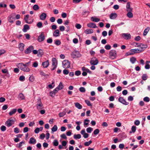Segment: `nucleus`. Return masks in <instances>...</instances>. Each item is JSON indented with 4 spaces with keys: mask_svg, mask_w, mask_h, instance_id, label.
<instances>
[{
    "mask_svg": "<svg viewBox=\"0 0 150 150\" xmlns=\"http://www.w3.org/2000/svg\"><path fill=\"white\" fill-rule=\"evenodd\" d=\"M105 48L107 50H109L111 48V46L109 45H106L105 47Z\"/></svg>",
    "mask_w": 150,
    "mask_h": 150,
    "instance_id": "nucleus-64",
    "label": "nucleus"
},
{
    "mask_svg": "<svg viewBox=\"0 0 150 150\" xmlns=\"http://www.w3.org/2000/svg\"><path fill=\"white\" fill-rule=\"evenodd\" d=\"M136 60V58L134 57H132L130 58V61L133 64L135 63Z\"/></svg>",
    "mask_w": 150,
    "mask_h": 150,
    "instance_id": "nucleus-39",
    "label": "nucleus"
},
{
    "mask_svg": "<svg viewBox=\"0 0 150 150\" xmlns=\"http://www.w3.org/2000/svg\"><path fill=\"white\" fill-rule=\"evenodd\" d=\"M52 38H49L47 41V42L48 43H51L52 42Z\"/></svg>",
    "mask_w": 150,
    "mask_h": 150,
    "instance_id": "nucleus-57",
    "label": "nucleus"
},
{
    "mask_svg": "<svg viewBox=\"0 0 150 150\" xmlns=\"http://www.w3.org/2000/svg\"><path fill=\"white\" fill-rule=\"evenodd\" d=\"M30 29V27L27 24H25L23 26V31L24 32H26L28 30H29Z\"/></svg>",
    "mask_w": 150,
    "mask_h": 150,
    "instance_id": "nucleus-18",
    "label": "nucleus"
},
{
    "mask_svg": "<svg viewBox=\"0 0 150 150\" xmlns=\"http://www.w3.org/2000/svg\"><path fill=\"white\" fill-rule=\"evenodd\" d=\"M15 122V120L13 119H8L5 122V125L8 127H9L11 126L12 124H14Z\"/></svg>",
    "mask_w": 150,
    "mask_h": 150,
    "instance_id": "nucleus-9",
    "label": "nucleus"
},
{
    "mask_svg": "<svg viewBox=\"0 0 150 150\" xmlns=\"http://www.w3.org/2000/svg\"><path fill=\"white\" fill-rule=\"evenodd\" d=\"M89 120L88 119H86L84 120V126L86 127L85 126L86 125H87L88 123V122H89Z\"/></svg>",
    "mask_w": 150,
    "mask_h": 150,
    "instance_id": "nucleus-56",
    "label": "nucleus"
},
{
    "mask_svg": "<svg viewBox=\"0 0 150 150\" xmlns=\"http://www.w3.org/2000/svg\"><path fill=\"white\" fill-rule=\"evenodd\" d=\"M1 131L4 132L6 130V127L4 125H2L0 128Z\"/></svg>",
    "mask_w": 150,
    "mask_h": 150,
    "instance_id": "nucleus-53",
    "label": "nucleus"
},
{
    "mask_svg": "<svg viewBox=\"0 0 150 150\" xmlns=\"http://www.w3.org/2000/svg\"><path fill=\"white\" fill-rule=\"evenodd\" d=\"M2 72L3 73L6 74V76L7 77H9V74L8 70L6 69H2Z\"/></svg>",
    "mask_w": 150,
    "mask_h": 150,
    "instance_id": "nucleus-23",
    "label": "nucleus"
},
{
    "mask_svg": "<svg viewBox=\"0 0 150 150\" xmlns=\"http://www.w3.org/2000/svg\"><path fill=\"white\" fill-rule=\"evenodd\" d=\"M91 20L93 21H94L96 22H97L100 21V19L97 18H94L93 17H92L91 18Z\"/></svg>",
    "mask_w": 150,
    "mask_h": 150,
    "instance_id": "nucleus-33",
    "label": "nucleus"
},
{
    "mask_svg": "<svg viewBox=\"0 0 150 150\" xmlns=\"http://www.w3.org/2000/svg\"><path fill=\"white\" fill-rule=\"evenodd\" d=\"M75 27L78 29H80L81 27V25L79 23H76Z\"/></svg>",
    "mask_w": 150,
    "mask_h": 150,
    "instance_id": "nucleus-62",
    "label": "nucleus"
},
{
    "mask_svg": "<svg viewBox=\"0 0 150 150\" xmlns=\"http://www.w3.org/2000/svg\"><path fill=\"white\" fill-rule=\"evenodd\" d=\"M39 7L38 5L35 4L34 5L33 7V9L35 11L39 9Z\"/></svg>",
    "mask_w": 150,
    "mask_h": 150,
    "instance_id": "nucleus-45",
    "label": "nucleus"
},
{
    "mask_svg": "<svg viewBox=\"0 0 150 150\" xmlns=\"http://www.w3.org/2000/svg\"><path fill=\"white\" fill-rule=\"evenodd\" d=\"M42 65L44 68H47L49 65V60L44 62L42 63Z\"/></svg>",
    "mask_w": 150,
    "mask_h": 150,
    "instance_id": "nucleus-20",
    "label": "nucleus"
},
{
    "mask_svg": "<svg viewBox=\"0 0 150 150\" xmlns=\"http://www.w3.org/2000/svg\"><path fill=\"white\" fill-rule=\"evenodd\" d=\"M59 30H55L53 33V36L55 37L59 36Z\"/></svg>",
    "mask_w": 150,
    "mask_h": 150,
    "instance_id": "nucleus-19",
    "label": "nucleus"
},
{
    "mask_svg": "<svg viewBox=\"0 0 150 150\" xmlns=\"http://www.w3.org/2000/svg\"><path fill=\"white\" fill-rule=\"evenodd\" d=\"M29 17V15H28V14L24 16V20L25 21V22L26 23L30 24L32 23L33 21H30V22L28 21V19Z\"/></svg>",
    "mask_w": 150,
    "mask_h": 150,
    "instance_id": "nucleus-21",
    "label": "nucleus"
},
{
    "mask_svg": "<svg viewBox=\"0 0 150 150\" xmlns=\"http://www.w3.org/2000/svg\"><path fill=\"white\" fill-rule=\"evenodd\" d=\"M66 113L65 112H60L59 114V116L61 117L64 116L66 114Z\"/></svg>",
    "mask_w": 150,
    "mask_h": 150,
    "instance_id": "nucleus-49",
    "label": "nucleus"
},
{
    "mask_svg": "<svg viewBox=\"0 0 150 150\" xmlns=\"http://www.w3.org/2000/svg\"><path fill=\"white\" fill-rule=\"evenodd\" d=\"M52 132H54L56 131L57 130V126L56 125H55L52 128Z\"/></svg>",
    "mask_w": 150,
    "mask_h": 150,
    "instance_id": "nucleus-37",
    "label": "nucleus"
},
{
    "mask_svg": "<svg viewBox=\"0 0 150 150\" xmlns=\"http://www.w3.org/2000/svg\"><path fill=\"white\" fill-rule=\"evenodd\" d=\"M7 7L6 4H3V3H0V7L1 8H6Z\"/></svg>",
    "mask_w": 150,
    "mask_h": 150,
    "instance_id": "nucleus-60",
    "label": "nucleus"
},
{
    "mask_svg": "<svg viewBox=\"0 0 150 150\" xmlns=\"http://www.w3.org/2000/svg\"><path fill=\"white\" fill-rule=\"evenodd\" d=\"M150 98L148 97H146L143 98V100L144 101L146 102H148L150 101Z\"/></svg>",
    "mask_w": 150,
    "mask_h": 150,
    "instance_id": "nucleus-46",
    "label": "nucleus"
},
{
    "mask_svg": "<svg viewBox=\"0 0 150 150\" xmlns=\"http://www.w3.org/2000/svg\"><path fill=\"white\" fill-rule=\"evenodd\" d=\"M47 16L46 14L45 13H43L40 16V18L41 20L43 21L46 19Z\"/></svg>",
    "mask_w": 150,
    "mask_h": 150,
    "instance_id": "nucleus-15",
    "label": "nucleus"
},
{
    "mask_svg": "<svg viewBox=\"0 0 150 150\" xmlns=\"http://www.w3.org/2000/svg\"><path fill=\"white\" fill-rule=\"evenodd\" d=\"M52 66H56L57 65V61L56 58H53L52 59Z\"/></svg>",
    "mask_w": 150,
    "mask_h": 150,
    "instance_id": "nucleus-26",
    "label": "nucleus"
},
{
    "mask_svg": "<svg viewBox=\"0 0 150 150\" xmlns=\"http://www.w3.org/2000/svg\"><path fill=\"white\" fill-rule=\"evenodd\" d=\"M36 142V141L35 139L33 137L30 138L29 143V144H35Z\"/></svg>",
    "mask_w": 150,
    "mask_h": 150,
    "instance_id": "nucleus-22",
    "label": "nucleus"
},
{
    "mask_svg": "<svg viewBox=\"0 0 150 150\" xmlns=\"http://www.w3.org/2000/svg\"><path fill=\"white\" fill-rule=\"evenodd\" d=\"M149 28L148 27L144 30L143 33V35L144 36H145L147 35V33L149 30Z\"/></svg>",
    "mask_w": 150,
    "mask_h": 150,
    "instance_id": "nucleus-31",
    "label": "nucleus"
},
{
    "mask_svg": "<svg viewBox=\"0 0 150 150\" xmlns=\"http://www.w3.org/2000/svg\"><path fill=\"white\" fill-rule=\"evenodd\" d=\"M63 66L64 68H69L70 67V63L68 60H64L62 63Z\"/></svg>",
    "mask_w": 150,
    "mask_h": 150,
    "instance_id": "nucleus-8",
    "label": "nucleus"
},
{
    "mask_svg": "<svg viewBox=\"0 0 150 150\" xmlns=\"http://www.w3.org/2000/svg\"><path fill=\"white\" fill-rule=\"evenodd\" d=\"M99 62L98 60L95 57H92L90 61V63L91 65H96Z\"/></svg>",
    "mask_w": 150,
    "mask_h": 150,
    "instance_id": "nucleus-7",
    "label": "nucleus"
},
{
    "mask_svg": "<svg viewBox=\"0 0 150 150\" xmlns=\"http://www.w3.org/2000/svg\"><path fill=\"white\" fill-rule=\"evenodd\" d=\"M79 90L82 93H84L86 91L85 88L83 87H81L80 88Z\"/></svg>",
    "mask_w": 150,
    "mask_h": 150,
    "instance_id": "nucleus-52",
    "label": "nucleus"
},
{
    "mask_svg": "<svg viewBox=\"0 0 150 150\" xmlns=\"http://www.w3.org/2000/svg\"><path fill=\"white\" fill-rule=\"evenodd\" d=\"M85 101L88 106H91L92 105L91 104V103L90 101L89 100H85Z\"/></svg>",
    "mask_w": 150,
    "mask_h": 150,
    "instance_id": "nucleus-59",
    "label": "nucleus"
},
{
    "mask_svg": "<svg viewBox=\"0 0 150 150\" xmlns=\"http://www.w3.org/2000/svg\"><path fill=\"white\" fill-rule=\"evenodd\" d=\"M132 131H129V133L130 134L132 133V132L134 133L136 130V127L134 126H133L131 128Z\"/></svg>",
    "mask_w": 150,
    "mask_h": 150,
    "instance_id": "nucleus-30",
    "label": "nucleus"
},
{
    "mask_svg": "<svg viewBox=\"0 0 150 150\" xmlns=\"http://www.w3.org/2000/svg\"><path fill=\"white\" fill-rule=\"evenodd\" d=\"M142 78L143 80H146L147 78V76L146 74H143L142 76Z\"/></svg>",
    "mask_w": 150,
    "mask_h": 150,
    "instance_id": "nucleus-40",
    "label": "nucleus"
},
{
    "mask_svg": "<svg viewBox=\"0 0 150 150\" xmlns=\"http://www.w3.org/2000/svg\"><path fill=\"white\" fill-rule=\"evenodd\" d=\"M45 39V36L44 35V33L43 32H42L40 35L38 36V41L39 42H41L44 41Z\"/></svg>",
    "mask_w": 150,
    "mask_h": 150,
    "instance_id": "nucleus-13",
    "label": "nucleus"
},
{
    "mask_svg": "<svg viewBox=\"0 0 150 150\" xmlns=\"http://www.w3.org/2000/svg\"><path fill=\"white\" fill-rule=\"evenodd\" d=\"M17 98L19 100H23L25 98V96L24 94H18Z\"/></svg>",
    "mask_w": 150,
    "mask_h": 150,
    "instance_id": "nucleus-35",
    "label": "nucleus"
},
{
    "mask_svg": "<svg viewBox=\"0 0 150 150\" xmlns=\"http://www.w3.org/2000/svg\"><path fill=\"white\" fill-rule=\"evenodd\" d=\"M33 49V47L32 45H30L25 50L24 52L25 54H29L31 52Z\"/></svg>",
    "mask_w": 150,
    "mask_h": 150,
    "instance_id": "nucleus-11",
    "label": "nucleus"
},
{
    "mask_svg": "<svg viewBox=\"0 0 150 150\" xmlns=\"http://www.w3.org/2000/svg\"><path fill=\"white\" fill-rule=\"evenodd\" d=\"M93 30L92 29H86L85 31V33L86 34H90L93 33Z\"/></svg>",
    "mask_w": 150,
    "mask_h": 150,
    "instance_id": "nucleus-28",
    "label": "nucleus"
},
{
    "mask_svg": "<svg viewBox=\"0 0 150 150\" xmlns=\"http://www.w3.org/2000/svg\"><path fill=\"white\" fill-rule=\"evenodd\" d=\"M107 35V32L106 31H104L102 33V35L104 37L106 36Z\"/></svg>",
    "mask_w": 150,
    "mask_h": 150,
    "instance_id": "nucleus-63",
    "label": "nucleus"
},
{
    "mask_svg": "<svg viewBox=\"0 0 150 150\" xmlns=\"http://www.w3.org/2000/svg\"><path fill=\"white\" fill-rule=\"evenodd\" d=\"M92 130L93 128L91 127H88L86 129V131L88 133H91Z\"/></svg>",
    "mask_w": 150,
    "mask_h": 150,
    "instance_id": "nucleus-51",
    "label": "nucleus"
},
{
    "mask_svg": "<svg viewBox=\"0 0 150 150\" xmlns=\"http://www.w3.org/2000/svg\"><path fill=\"white\" fill-rule=\"evenodd\" d=\"M63 87L64 86L62 83L61 82H60L57 88H58L59 90H60L62 89L63 88Z\"/></svg>",
    "mask_w": 150,
    "mask_h": 150,
    "instance_id": "nucleus-38",
    "label": "nucleus"
},
{
    "mask_svg": "<svg viewBox=\"0 0 150 150\" xmlns=\"http://www.w3.org/2000/svg\"><path fill=\"white\" fill-rule=\"evenodd\" d=\"M87 26L88 27L92 28H98L96 24L91 22L87 24Z\"/></svg>",
    "mask_w": 150,
    "mask_h": 150,
    "instance_id": "nucleus-14",
    "label": "nucleus"
},
{
    "mask_svg": "<svg viewBox=\"0 0 150 150\" xmlns=\"http://www.w3.org/2000/svg\"><path fill=\"white\" fill-rule=\"evenodd\" d=\"M92 143V141L91 140H90L88 142H85L84 145L86 146H89L91 143Z\"/></svg>",
    "mask_w": 150,
    "mask_h": 150,
    "instance_id": "nucleus-44",
    "label": "nucleus"
},
{
    "mask_svg": "<svg viewBox=\"0 0 150 150\" xmlns=\"http://www.w3.org/2000/svg\"><path fill=\"white\" fill-rule=\"evenodd\" d=\"M40 74L42 76H49V75L48 74H45L42 70H40Z\"/></svg>",
    "mask_w": 150,
    "mask_h": 150,
    "instance_id": "nucleus-41",
    "label": "nucleus"
},
{
    "mask_svg": "<svg viewBox=\"0 0 150 150\" xmlns=\"http://www.w3.org/2000/svg\"><path fill=\"white\" fill-rule=\"evenodd\" d=\"M81 71L79 70H77L75 71V74L76 76H79L81 75Z\"/></svg>",
    "mask_w": 150,
    "mask_h": 150,
    "instance_id": "nucleus-47",
    "label": "nucleus"
},
{
    "mask_svg": "<svg viewBox=\"0 0 150 150\" xmlns=\"http://www.w3.org/2000/svg\"><path fill=\"white\" fill-rule=\"evenodd\" d=\"M42 24L41 22H39L37 24V26L39 28H41L42 27Z\"/></svg>",
    "mask_w": 150,
    "mask_h": 150,
    "instance_id": "nucleus-48",
    "label": "nucleus"
},
{
    "mask_svg": "<svg viewBox=\"0 0 150 150\" xmlns=\"http://www.w3.org/2000/svg\"><path fill=\"white\" fill-rule=\"evenodd\" d=\"M71 56L74 59L80 57L81 55L79 51L75 50L71 52Z\"/></svg>",
    "mask_w": 150,
    "mask_h": 150,
    "instance_id": "nucleus-4",
    "label": "nucleus"
},
{
    "mask_svg": "<svg viewBox=\"0 0 150 150\" xmlns=\"http://www.w3.org/2000/svg\"><path fill=\"white\" fill-rule=\"evenodd\" d=\"M126 8L127 11L129 12L127 14V16L129 18H132L133 16V14L131 13L132 11V8L130 7V2H128L126 5Z\"/></svg>",
    "mask_w": 150,
    "mask_h": 150,
    "instance_id": "nucleus-1",
    "label": "nucleus"
},
{
    "mask_svg": "<svg viewBox=\"0 0 150 150\" xmlns=\"http://www.w3.org/2000/svg\"><path fill=\"white\" fill-rule=\"evenodd\" d=\"M81 137V135L79 134H74V138L76 139H80Z\"/></svg>",
    "mask_w": 150,
    "mask_h": 150,
    "instance_id": "nucleus-34",
    "label": "nucleus"
},
{
    "mask_svg": "<svg viewBox=\"0 0 150 150\" xmlns=\"http://www.w3.org/2000/svg\"><path fill=\"white\" fill-rule=\"evenodd\" d=\"M63 72V74L65 75H67L69 73V71L68 70L66 69L64 70Z\"/></svg>",
    "mask_w": 150,
    "mask_h": 150,
    "instance_id": "nucleus-58",
    "label": "nucleus"
},
{
    "mask_svg": "<svg viewBox=\"0 0 150 150\" xmlns=\"http://www.w3.org/2000/svg\"><path fill=\"white\" fill-rule=\"evenodd\" d=\"M143 50L140 49H131L130 52H128L126 53L125 55L126 56H129L135 53H139L143 51Z\"/></svg>",
    "mask_w": 150,
    "mask_h": 150,
    "instance_id": "nucleus-3",
    "label": "nucleus"
},
{
    "mask_svg": "<svg viewBox=\"0 0 150 150\" xmlns=\"http://www.w3.org/2000/svg\"><path fill=\"white\" fill-rule=\"evenodd\" d=\"M118 100L119 102L125 105H127L129 104V103L127 102L125 99L122 97H120Z\"/></svg>",
    "mask_w": 150,
    "mask_h": 150,
    "instance_id": "nucleus-12",
    "label": "nucleus"
},
{
    "mask_svg": "<svg viewBox=\"0 0 150 150\" xmlns=\"http://www.w3.org/2000/svg\"><path fill=\"white\" fill-rule=\"evenodd\" d=\"M54 44L57 46H58L61 44V42L60 40L57 39L55 41Z\"/></svg>",
    "mask_w": 150,
    "mask_h": 150,
    "instance_id": "nucleus-42",
    "label": "nucleus"
},
{
    "mask_svg": "<svg viewBox=\"0 0 150 150\" xmlns=\"http://www.w3.org/2000/svg\"><path fill=\"white\" fill-rule=\"evenodd\" d=\"M24 143H25L23 141L21 142H20L18 144H17V147L19 149H21L22 144H24Z\"/></svg>",
    "mask_w": 150,
    "mask_h": 150,
    "instance_id": "nucleus-43",
    "label": "nucleus"
},
{
    "mask_svg": "<svg viewBox=\"0 0 150 150\" xmlns=\"http://www.w3.org/2000/svg\"><path fill=\"white\" fill-rule=\"evenodd\" d=\"M36 106L38 110L43 108V105L40 99L39 98L38 99Z\"/></svg>",
    "mask_w": 150,
    "mask_h": 150,
    "instance_id": "nucleus-5",
    "label": "nucleus"
},
{
    "mask_svg": "<svg viewBox=\"0 0 150 150\" xmlns=\"http://www.w3.org/2000/svg\"><path fill=\"white\" fill-rule=\"evenodd\" d=\"M53 145L55 146H57L58 145L59 143L57 140H54L53 142Z\"/></svg>",
    "mask_w": 150,
    "mask_h": 150,
    "instance_id": "nucleus-54",
    "label": "nucleus"
},
{
    "mask_svg": "<svg viewBox=\"0 0 150 150\" xmlns=\"http://www.w3.org/2000/svg\"><path fill=\"white\" fill-rule=\"evenodd\" d=\"M137 47H141V50H142V49L143 48H146L147 47V45L143 44H139V45H137Z\"/></svg>",
    "mask_w": 150,
    "mask_h": 150,
    "instance_id": "nucleus-36",
    "label": "nucleus"
},
{
    "mask_svg": "<svg viewBox=\"0 0 150 150\" xmlns=\"http://www.w3.org/2000/svg\"><path fill=\"white\" fill-rule=\"evenodd\" d=\"M17 111L16 109H13L11 110L9 112V115L10 116H11L13 114L16 113Z\"/></svg>",
    "mask_w": 150,
    "mask_h": 150,
    "instance_id": "nucleus-29",
    "label": "nucleus"
},
{
    "mask_svg": "<svg viewBox=\"0 0 150 150\" xmlns=\"http://www.w3.org/2000/svg\"><path fill=\"white\" fill-rule=\"evenodd\" d=\"M140 123V121L138 120H135L134 122V124L136 125H139Z\"/></svg>",
    "mask_w": 150,
    "mask_h": 150,
    "instance_id": "nucleus-61",
    "label": "nucleus"
},
{
    "mask_svg": "<svg viewBox=\"0 0 150 150\" xmlns=\"http://www.w3.org/2000/svg\"><path fill=\"white\" fill-rule=\"evenodd\" d=\"M19 67L20 69L25 72H29L30 71V69L25 64L21 63L19 64Z\"/></svg>",
    "mask_w": 150,
    "mask_h": 150,
    "instance_id": "nucleus-2",
    "label": "nucleus"
},
{
    "mask_svg": "<svg viewBox=\"0 0 150 150\" xmlns=\"http://www.w3.org/2000/svg\"><path fill=\"white\" fill-rule=\"evenodd\" d=\"M90 13V12L88 11H87L85 10H83L82 13V15L84 17H87Z\"/></svg>",
    "mask_w": 150,
    "mask_h": 150,
    "instance_id": "nucleus-16",
    "label": "nucleus"
},
{
    "mask_svg": "<svg viewBox=\"0 0 150 150\" xmlns=\"http://www.w3.org/2000/svg\"><path fill=\"white\" fill-rule=\"evenodd\" d=\"M117 17V15L116 13H111L110 15V18L111 19H114Z\"/></svg>",
    "mask_w": 150,
    "mask_h": 150,
    "instance_id": "nucleus-17",
    "label": "nucleus"
},
{
    "mask_svg": "<svg viewBox=\"0 0 150 150\" xmlns=\"http://www.w3.org/2000/svg\"><path fill=\"white\" fill-rule=\"evenodd\" d=\"M8 21L9 22L11 23H13L14 21L13 20V19H14L15 18L13 17L11 15H10L8 17Z\"/></svg>",
    "mask_w": 150,
    "mask_h": 150,
    "instance_id": "nucleus-24",
    "label": "nucleus"
},
{
    "mask_svg": "<svg viewBox=\"0 0 150 150\" xmlns=\"http://www.w3.org/2000/svg\"><path fill=\"white\" fill-rule=\"evenodd\" d=\"M24 44L23 43H20L18 45L19 50L21 51H23L24 49Z\"/></svg>",
    "mask_w": 150,
    "mask_h": 150,
    "instance_id": "nucleus-25",
    "label": "nucleus"
},
{
    "mask_svg": "<svg viewBox=\"0 0 150 150\" xmlns=\"http://www.w3.org/2000/svg\"><path fill=\"white\" fill-rule=\"evenodd\" d=\"M75 106L76 107L79 109H81L82 108V106L81 105L78 103H75Z\"/></svg>",
    "mask_w": 150,
    "mask_h": 150,
    "instance_id": "nucleus-32",
    "label": "nucleus"
},
{
    "mask_svg": "<svg viewBox=\"0 0 150 150\" xmlns=\"http://www.w3.org/2000/svg\"><path fill=\"white\" fill-rule=\"evenodd\" d=\"M25 79V77L24 76H20L19 80L21 81H24Z\"/></svg>",
    "mask_w": 150,
    "mask_h": 150,
    "instance_id": "nucleus-50",
    "label": "nucleus"
},
{
    "mask_svg": "<svg viewBox=\"0 0 150 150\" xmlns=\"http://www.w3.org/2000/svg\"><path fill=\"white\" fill-rule=\"evenodd\" d=\"M99 132L100 131L98 129H96L94 130L93 133L95 135H96L99 133Z\"/></svg>",
    "mask_w": 150,
    "mask_h": 150,
    "instance_id": "nucleus-55",
    "label": "nucleus"
},
{
    "mask_svg": "<svg viewBox=\"0 0 150 150\" xmlns=\"http://www.w3.org/2000/svg\"><path fill=\"white\" fill-rule=\"evenodd\" d=\"M109 55L111 58L114 59L117 56V52L115 50H111L110 52Z\"/></svg>",
    "mask_w": 150,
    "mask_h": 150,
    "instance_id": "nucleus-6",
    "label": "nucleus"
},
{
    "mask_svg": "<svg viewBox=\"0 0 150 150\" xmlns=\"http://www.w3.org/2000/svg\"><path fill=\"white\" fill-rule=\"evenodd\" d=\"M122 37L125 40H129L131 39V35L129 33H123L122 34Z\"/></svg>",
    "mask_w": 150,
    "mask_h": 150,
    "instance_id": "nucleus-10",
    "label": "nucleus"
},
{
    "mask_svg": "<svg viewBox=\"0 0 150 150\" xmlns=\"http://www.w3.org/2000/svg\"><path fill=\"white\" fill-rule=\"evenodd\" d=\"M44 53L43 50L41 49H39L38 50V56L41 57L43 55Z\"/></svg>",
    "mask_w": 150,
    "mask_h": 150,
    "instance_id": "nucleus-27",
    "label": "nucleus"
}]
</instances>
